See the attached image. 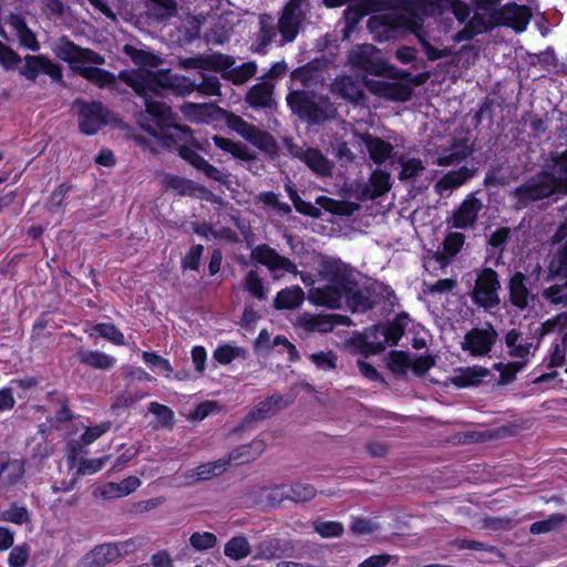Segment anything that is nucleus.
Masks as SVG:
<instances>
[{"label":"nucleus","instance_id":"obj_1","mask_svg":"<svg viewBox=\"0 0 567 567\" xmlns=\"http://www.w3.org/2000/svg\"><path fill=\"white\" fill-rule=\"evenodd\" d=\"M123 52L140 65V69L123 71L120 73V79L136 94L143 96L146 107L147 100L154 101L152 96L159 95L162 90H172L177 95H186L195 91V83L186 76L172 74L168 71L153 72L151 69L157 68L162 62L161 58L154 53L131 44L124 45Z\"/></svg>","mask_w":567,"mask_h":567},{"label":"nucleus","instance_id":"obj_2","mask_svg":"<svg viewBox=\"0 0 567 567\" xmlns=\"http://www.w3.org/2000/svg\"><path fill=\"white\" fill-rule=\"evenodd\" d=\"M451 12L460 22L468 17V8L461 0H415L400 11L373 16L368 27L378 41H388L403 31L412 32L421 16H435Z\"/></svg>","mask_w":567,"mask_h":567},{"label":"nucleus","instance_id":"obj_3","mask_svg":"<svg viewBox=\"0 0 567 567\" xmlns=\"http://www.w3.org/2000/svg\"><path fill=\"white\" fill-rule=\"evenodd\" d=\"M321 272L331 285L311 289L309 300L312 303L328 308H340L344 303L352 311H365L371 308L369 291L358 288L346 265L329 260L323 264Z\"/></svg>","mask_w":567,"mask_h":567},{"label":"nucleus","instance_id":"obj_4","mask_svg":"<svg viewBox=\"0 0 567 567\" xmlns=\"http://www.w3.org/2000/svg\"><path fill=\"white\" fill-rule=\"evenodd\" d=\"M147 114L152 117L154 125L142 124L144 128L165 147H176L179 156L184 150H204L186 126L173 122V114L168 106L161 101L147 100Z\"/></svg>","mask_w":567,"mask_h":567},{"label":"nucleus","instance_id":"obj_5","mask_svg":"<svg viewBox=\"0 0 567 567\" xmlns=\"http://www.w3.org/2000/svg\"><path fill=\"white\" fill-rule=\"evenodd\" d=\"M55 55L68 62L73 69L80 71L81 75L101 87L114 84L115 78L112 73L87 64H103L104 58L89 49L80 48L65 38L59 39L53 47Z\"/></svg>","mask_w":567,"mask_h":567},{"label":"nucleus","instance_id":"obj_6","mask_svg":"<svg viewBox=\"0 0 567 567\" xmlns=\"http://www.w3.org/2000/svg\"><path fill=\"white\" fill-rule=\"evenodd\" d=\"M555 193H567V151L555 159L550 173H542L515 190L516 197L524 204Z\"/></svg>","mask_w":567,"mask_h":567},{"label":"nucleus","instance_id":"obj_7","mask_svg":"<svg viewBox=\"0 0 567 567\" xmlns=\"http://www.w3.org/2000/svg\"><path fill=\"white\" fill-rule=\"evenodd\" d=\"M293 113L308 122L317 123L333 116L334 109L328 99L311 95L305 91H295L287 96Z\"/></svg>","mask_w":567,"mask_h":567},{"label":"nucleus","instance_id":"obj_8","mask_svg":"<svg viewBox=\"0 0 567 567\" xmlns=\"http://www.w3.org/2000/svg\"><path fill=\"white\" fill-rule=\"evenodd\" d=\"M348 63L358 70L374 75H383L390 71L379 49L372 44H358L348 53Z\"/></svg>","mask_w":567,"mask_h":567},{"label":"nucleus","instance_id":"obj_9","mask_svg":"<svg viewBox=\"0 0 567 567\" xmlns=\"http://www.w3.org/2000/svg\"><path fill=\"white\" fill-rule=\"evenodd\" d=\"M403 330L400 321L368 329L362 337V351L365 354H375L384 350L386 346L396 344L403 334Z\"/></svg>","mask_w":567,"mask_h":567},{"label":"nucleus","instance_id":"obj_10","mask_svg":"<svg viewBox=\"0 0 567 567\" xmlns=\"http://www.w3.org/2000/svg\"><path fill=\"white\" fill-rule=\"evenodd\" d=\"M432 163L439 166H452L461 163L470 153V146L464 141L441 140L440 143H431L426 147Z\"/></svg>","mask_w":567,"mask_h":567},{"label":"nucleus","instance_id":"obj_11","mask_svg":"<svg viewBox=\"0 0 567 567\" xmlns=\"http://www.w3.org/2000/svg\"><path fill=\"white\" fill-rule=\"evenodd\" d=\"M497 337L496 330L491 324L483 328H474L464 336L460 347L471 357H485L491 352Z\"/></svg>","mask_w":567,"mask_h":567},{"label":"nucleus","instance_id":"obj_12","mask_svg":"<svg viewBox=\"0 0 567 567\" xmlns=\"http://www.w3.org/2000/svg\"><path fill=\"white\" fill-rule=\"evenodd\" d=\"M225 123L230 130L235 131L257 148L265 152L274 151V138L268 133L247 123L240 116L233 113H225Z\"/></svg>","mask_w":567,"mask_h":567},{"label":"nucleus","instance_id":"obj_13","mask_svg":"<svg viewBox=\"0 0 567 567\" xmlns=\"http://www.w3.org/2000/svg\"><path fill=\"white\" fill-rule=\"evenodd\" d=\"M251 258L266 266L274 279H280L286 274H298L296 265L289 258L279 255L267 245L255 247L251 251Z\"/></svg>","mask_w":567,"mask_h":567},{"label":"nucleus","instance_id":"obj_14","mask_svg":"<svg viewBox=\"0 0 567 567\" xmlns=\"http://www.w3.org/2000/svg\"><path fill=\"white\" fill-rule=\"evenodd\" d=\"M505 343L508 348V353L513 358H517L520 361L509 363L507 365V370H511L513 373L522 370L527 363L528 359L534 355L537 344H535L528 338H525L519 331L513 329L507 332L505 337Z\"/></svg>","mask_w":567,"mask_h":567},{"label":"nucleus","instance_id":"obj_15","mask_svg":"<svg viewBox=\"0 0 567 567\" xmlns=\"http://www.w3.org/2000/svg\"><path fill=\"white\" fill-rule=\"evenodd\" d=\"M498 288L499 282L497 280L496 272L492 269H485L477 277L473 291V299L475 303L484 307L485 309L496 307L499 303V298L497 295Z\"/></svg>","mask_w":567,"mask_h":567},{"label":"nucleus","instance_id":"obj_16","mask_svg":"<svg viewBox=\"0 0 567 567\" xmlns=\"http://www.w3.org/2000/svg\"><path fill=\"white\" fill-rule=\"evenodd\" d=\"M110 121L111 114L101 103L81 104L79 125L82 133L93 135Z\"/></svg>","mask_w":567,"mask_h":567},{"label":"nucleus","instance_id":"obj_17","mask_svg":"<svg viewBox=\"0 0 567 567\" xmlns=\"http://www.w3.org/2000/svg\"><path fill=\"white\" fill-rule=\"evenodd\" d=\"M307 0H289L279 19L278 28L285 42H292L299 30L306 12L303 6Z\"/></svg>","mask_w":567,"mask_h":567},{"label":"nucleus","instance_id":"obj_18","mask_svg":"<svg viewBox=\"0 0 567 567\" xmlns=\"http://www.w3.org/2000/svg\"><path fill=\"white\" fill-rule=\"evenodd\" d=\"M530 18V9L526 6H518L516 3H508L494 14V19L498 24L511 27L516 32L525 31Z\"/></svg>","mask_w":567,"mask_h":567},{"label":"nucleus","instance_id":"obj_19","mask_svg":"<svg viewBox=\"0 0 567 567\" xmlns=\"http://www.w3.org/2000/svg\"><path fill=\"white\" fill-rule=\"evenodd\" d=\"M365 86L374 95L398 102L408 101L412 94L411 86L409 84L400 82H389L384 80H368L365 82Z\"/></svg>","mask_w":567,"mask_h":567},{"label":"nucleus","instance_id":"obj_20","mask_svg":"<svg viewBox=\"0 0 567 567\" xmlns=\"http://www.w3.org/2000/svg\"><path fill=\"white\" fill-rule=\"evenodd\" d=\"M24 61L21 73L30 81H34L40 73H45L53 80L62 78L61 69L44 55H28Z\"/></svg>","mask_w":567,"mask_h":567},{"label":"nucleus","instance_id":"obj_21","mask_svg":"<svg viewBox=\"0 0 567 567\" xmlns=\"http://www.w3.org/2000/svg\"><path fill=\"white\" fill-rule=\"evenodd\" d=\"M228 55L221 53L199 54L179 60L183 69H197L205 71L223 70L228 65Z\"/></svg>","mask_w":567,"mask_h":567},{"label":"nucleus","instance_id":"obj_22","mask_svg":"<svg viewBox=\"0 0 567 567\" xmlns=\"http://www.w3.org/2000/svg\"><path fill=\"white\" fill-rule=\"evenodd\" d=\"M483 205L481 200L475 198L473 195L467 196L461 206L454 212L452 225L455 228H467L471 227Z\"/></svg>","mask_w":567,"mask_h":567},{"label":"nucleus","instance_id":"obj_23","mask_svg":"<svg viewBox=\"0 0 567 567\" xmlns=\"http://www.w3.org/2000/svg\"><path fill=\"white\" fill-rule=\"evenodd\" d=\"M489 371L481 365H473L460 368L449 378V381L454 386L462 389L478 385L487 375Z\"/></svg>","mask_w":567,"mask_h":567},{"label":"nucleus","instance_id":"obj_24","mask_svg":"<svg viewBox=\"0 0 567 567\" xmlns=\"http://www.w3.org/2000/svg\"><path fill=\"white\" fill-rule=\"evenodd\" d=\"M291 402V399H285L280 394H274L260 401L248 416L252 421L268 419L278 413L280 410L290 405Z\"/></svg>","mask_w":567,"mask_h":567},{"label":"nucleus","instance_id":"obj_25","mask_svg":"<svg viewBox=\"0 0 567 567\" xmlns=\"http://www.w3.org/2000/svg\"><path fill=\"white\" fill-rule=\"evenodd\" d=\"M290 152L296 157L305 162L310 169L319 175H328L331 171L329 161L318 150H302L297 146H291Z\"/></svg>","mask_w":567,"mask_h":567},{"label":"nucleus","instance_id":"obj_26","mask_svg":"<svg viewBox=\"0 0 567 567\" xmlns=\"http://www.w3.org/2000/svg\"><path fill=\"white\" fill-rule=\"evenodd\" d=\"M182 158L187 161L190 165L203 172L208 178L226 184L228 182V174L209 164L204 157L198 155L194 150L182 151Z\"/></svg>","mask_w":567,"mask_h":567},{"label":"nucleus","instance_id":"obj_27","mask_svg":"<svg viewBox=\"0 0 567 567\" xmlns=\"http://www.w3.org/2000/svg\"><path fill=\"white\" fill-rule=\"evenodd\" d=\"M292 550V545L289 540H284L277 537H267L256 546V557L262 559H275L287 555Z\"/></svg>","mask_w":567,"mask_h":567},{"label":"nucleus","instance_id":"obj_28","mask_svg":"<svg viewBox=\"0 0 567 567\" xmlns=\"http://www.w3.org/2000/svg\"><path fill=\"white\" fill-rule=\"evenodd\" d=\"M120 558V551L114 543L95 546L84 558L86 567H104Z\"/></svg>","mask_w":567,"mask_h":567},{"label":"nucleus","instance_id":"obj_29","mask_svg":"<svg viewBox=\"0 0 567 567\" xmlns=\"http://www.w3.org/2000/svg\"><path fill=\"white\" fill-rule=\"evenodd\" d=\"M296 326L309 332H329L334 327L333 316L303 312L296 319Z\"/></svg>","mask_w":567,"mask_h":567},{"label":"nucleus","instance_id":"obj_30","mask_svg":"<svg viewBox=\"0 0 567 567\" xmlns=\"http://www.w3.org/2000/svg\"><path fill=\"white\" fill-rule=\"evenodd\" d=\"M266 450L264 440L256 439L249 444L233 450L225 458L231 464H243L256 460Z\"/></svg>","mask_w":567,"mask_h":567},{"label":"nucleus","instance_id":"obj_31","mask_svg":"<svg viewBox=\"0 0 567 567\" xmlns=\"http://www.w3.org/2000/svg\"><path fill=\"white\" fill-rule=\"evenodd\" d=\"M357 138L365 146L371 159L377 164L384 163L393 151V146L390 143L379 137L358 135Z\"/></svg>","mask_w":567,"mask_h":567},{"label":"nucleus","instance_id":"obj_32","mask_svg":"<svg viewBox=\"0 0 567 567\" xmlns=\"http://www.w3.org/2000/svg\"><path fill=\"white\" fill-rule=\"evenodd\" d=\"M473 175L474 171L466 166H463L456 171H451L435 184V190L437 194L443 196L445 193L462 186L466 181L472 178Z\"/></svg>","mask_w":567,"mask_h":567},{"label":"nucleus","instance_id":"obj_33","mask_svg":"<svg viewBox=\"0 0 567 567\" xmlns=\"http://www.w3.org/2000/svg\"><path fill=\"white\" fill-rule=\"evenodd\" d=\"M509 296L512 303L522 310L527 308L533 299L526 287V277L520 271L515 272L511 278Z\"/></svg>","mask_w":567,"mask_h":567},{"label":"nucleus","instance_id":"obj_34","mask_svg":"<svg viewBox=\"0 0 567 567\" xmlns=\"http://www.w3.org/2000/svg\"><path fill=\"white\" fill-rule=\"evenodd\" d=\"M228 467L229 461L221 457L217 461L198 465L189 472L187 477L190 482L206 481L221 475L228 470Z\"/></svg>","mask_w":567,"mask_h":567},{"label":"nucleus","instance_id":"obj_35","mask_svg":"<svg viewBox=\"0 0 567 567\" xmlns=\"http://www.w3.org/2000/svg\"><path fill=\"white\" fill-rule=\"evenodd\" d=\"M228 65L223 70H217V72H221L223 76L230 80L234 84L245 83L247 80L252 78L257 71V66L252 62L235 66V61L230 56H228Z\"/></svg>","mask_w":567,"mask_h":567},{"label":"nucleus","instance_id":"obj_36","mask_svg":"<svg viewBox=\"0 0 567 567\" xmlns=\"http://www.w3.org/2000/svg\"><path fill=\"white\" fill-rule=\"evenodd\" d=\"M8 23L11 27V29L14 31L16 35L19 39V42L24 48L31 50V51H38L39 50V43L35 39V35L33 32L27 27L24 20L17 16L11 14L8 19Z\"/></svg>","mask_w":567,"mask_h":567},{"label":"nucleus","instance_id":"obj_37","mask_svg":"<svg viewBox=\"0 0 567 567\" xmlns=\"http://www.w3.org/2000/svg\"><path fill=\"white\" fill-rule=\"evenodd\" d=\"M81 363L99 370L112 369L116 359L107 353L97 350H85L78 353Z\"/></svg>","mask_w":567,"mask_h":567},{"label":"nucleus","instance_id":"obj_38","mask_svg":"<svg viewBox=\"0 0 567 567\" xmlns=\"http://www.w3.org/2000/svg\"><path fill=\"white\" fill-rule=\"evenodd\" d=\"M303 300V290L298 286H293L280 290L274 300V306L277 309H295L298 308Z\"/></svg>","mask_w":567,"mask_h":567},{"label":"nucleus","instance_id":"obj_39","mask_svg":"<svg viewBox=\"0 0 567 567\" xmlns=\"http://www.w3.org/2000/svg\"><path fill=\"white\" fill-rule=\"evenodd\" d=\"M169 186L182 195L198 194L202 198L213 202H215L216 198L215 195L208 189H206L204 186H200L185 178L172 177L169 179Z\"/></svg>","mask_w":567,"mask_h":567},{"label":"nucleus","instance_id":"obj_40","mask_svg":"<svg viewBox=\"0 0 567 567\" xmlns=\"http://www.w3.org/2000/svg\"><path fill=\"white\" fill-rule=\"evenodd\" d=\"M193 230H194V233H196L198 236H200L202 238H204L206 240L231 241V240L236 239V234L231 229L225 228V227L215 229L212 225H209L207 223L194 224Z\"/></svg>","mask_w":567,"mask_h":567},{"label":"nucleus","instance_id":"obj_41","mask_svg":"<svg viewBox=\"0 0 567 567\" xmlns=\"http://www.w3.org/2000/svg\"><path fill=\"white\" fill-rule=\"evenodd\" d=\"M246 101L254 107H268L272 103V85L268 82L258 83L252 86Z\"/></svg>","mask_w":567,"mask_h":567},{"label":"nucleus","instance_id":"obj_42","mask_svg":"<svg viewBox=\"0 0 567 567\" xmlns=\"http://www.w3.org/2000/svg\"><path fill=\"white\" fill-rule=\"evenodd\" d=\"M332 91L350 101H357L362 95L359 82L351 76L336 79L332 84Z\"/></svg>","mask_w":567,"mask_h":567},{"label":"nucleus","instance_id":"obj_43","mask_svg":"<svg viewBox=\"0 0 567 567\" xmlns=\"http://www.w3.org/2000/svg\"><path fill=\"white\" fill-rule=\"evenodd\" d=\"M23 463L20 460H11L8 454H0V475L4 474L8 483L14 484L22 477Z\"/></svg>","mask_w":567,"mask_h":567},{"label":"nucleus","instance_id":"obj_44","mask_svg":"<svg viewBox=\"0 0 567 567\" xmlns=\"http://www.w3.org/2000/svg\"><path fill=\"white\" fill-rule=\"evenodd\" d=\"M251 548L245 536H235L230 538L224 548V554L235 560H240L250 555Z\"/></svg>","mask_w":567,"mask_h":567},{"label":"nucleus","instance_id":"obj_45","mask_svg":"<svg viewBox=\"0 0 567 567\" xmlns=\"http://www.w3.org/2000/svg\"><path fill=\"white\" fill-rule=\"evenodd\" d=\"M424 17L425 16L420 17V20L417 21V24L415 25V30L413 31V33L416 35L420 43L422 44L427 59L434 61V60H439L441 58L449 56L451 54V51L449 49L434 48L426 40V34L422 28Z\"/></svg>","mask_w":567,"mask_h":567},{"label":"nucleus","instance_id":"obj_46","mask_svg":"<svg viewBox=\"0 0 567 567\" xmlns=\"http://www.w3.org/2000/svg\"><path fill=\"white\" fill-rule=\"evenodd\" d=\"M90 337H101L114 344H124V334L113 323H97L90 328Z\"/></svg>","mask_w":567,"mask_h":567},{"label":"nucleus","instance_id":"obj_47","mask_svg":"<svg viewBox=\"0 0 567 567\" xmlns=\"http://www.w3.org/2000/svg\"><path fill=\"white\" fill-rule=\"evenodd\" d=\"M148 12L156 19L165 20L176 14V0H148Z\"/></svg>","mask_w":567,"mask_h":567},{"label":"nucleus","instance_id":"obj_48","mask_svg":"<svg viewBox=\"0 0 567 567\" xmlns=\"http://www.w3.org/2000/svg\"><path fill=\"white\" fill-rule=\"evenodd\" d=\"M142 357L144 362L153 370V372L163 374L167 379L172 377L173 367L167 359L150 351H143Z\"/></svg>","mask_w":567,"mask_h":567},{"label":"nucleus","instance_id":"obj_49","mask_svg":"<svg viewBox=\"0 0 567 567\" xmlns=\"http://www.w3.org/2000/svg\"><path fill=\"white\" fill-rule=\"evenodd\" d=\"M271 493L280 496H309L316 493L315 488L302 482L285 483L274 487Z\"/></svg>","mask_w":567,"mask_h":567},{"label":"nucleus","instance_id":"obj_50","mask_svg":"<svg viewBox=\"0 0 567 567\" xmlns=\"http://www.w3.org/2000/svg\"><path fill=\"white\" fill-rule=\"evenodd\" d=\"M375 9L374 0H361L357 6H351L344 11L348 28H353L360 19Z\"/></svg>","mask_w":567,"mask_h":567},{"label":"nucleus","instance_id":"obj_51","mask_svg":"<svg viewBox=\"0 0 567 567\" xmlns=\"http://www.w3.org/2000/svg\"><path fill=\"white\" fill-rule=\"evenodd\" d=\"M391 187L390 174L383 171H374L370 177L368 193L370 198L385 194Z\"/></svg>","mask_w":567,"mask_h":567},{"label":"nucleus","instance_id":"obj_52","mask_svg":"<svg viewBox=\"0 0 567 567\" xmlns=\"http://www.w3.org/2000/svg\"><path fill=\"white\" fill-rule=\"evenodd\" d=\"M567 517L563 514H553L548 518L533 523L529 532L534 535L546 534L556 530L566 522Z\"/></svg>","mask_w":567,"mask_h":567},{"label":"nucleus","instance_id":"obj_53","mask_svg":"<svg viewBox=\"0 0 567 567\" xmlns=\"http://www.w3.org/2000/svg\"><path fill=\"white\" fill-rule=\"evenodd\" d=\"M316 202L326 210L337 215H351L358 209V205L355 204L334 200L326 196H319Z\"/></svg>","mask_w":567,"mask_h":567},{"label":"nucleus","instance_id":"obj_54","mask_svg":"<svg viewBox=\"0 0 567 567\" xmlns=\"http://www.w3.org/2000/svg\"><path fill=\"white\" fill-rule=\"evenodd\" d=\"M213 141L218 148L230 153L235 157L240 159H248L250 157L248 148L241 143H237L220 136H214Z\"/></svg>","mask_w":567,"mask_h":567},{"label":"nucleus","instance_id":"obj_55","mask_svg":"<svg viewBox=\"0 0 567 567\" xmlns=\"http://www.w3.org/2000/svg\"><path fill=\"white\" fill-rule=\"evenodd\" d=\"M246 351L240 347L230 344L218 346L214 351V359L220 364H228L237 358H244Z\"/></svg>","mask_w":567,"mask_h":567},{"label":"nucleus","instance_id":"obj_56","mask_svg":"<svg viewBox=\"0 0 567 567\" xmlns=\"http://www.w3.org/2000/svg\"><path fill=\"white\" fill-rule=\"evenodd\" d=\"M112 427V422L104 421L93 426H85L84 432L81 434L79 443L81 445H90L107 433Z\"/></svg>","mask_w":567,"mask_h":567},{"label":"nucleus","instance_id":"obj_57","mask_svg":"<svg viewBox=\"0 0 567 567\" xmlns=\"http://www.w3.org/2000/svg\"><path fill=\"white\" fill-rule=\"evenodd\" d=\"M244 288L258 300H264L267 297L262 279L252 270L246 275L244 279Z\"/></svg>","mask_w":567,"mask_h":567},{"label":"nucleus","instance_id":"obj_58","mask_svg":"<svg viewBox=\"0 0 567 567\" xmlns=\"http://www.w3.org/2000/svg\"><path fill=\"white\" fill-rule=\"evenodd\" d=\"M410 365L411 355L399 351H393L390 353L388 359V367L394 374H405L410 370Z\"/></svg>","mask_w":567,"mask_h":567},{"label":"nucleus","instance_id":"obj_59","mask_svg":"<svg viewBox=\"0 0 567 567\" xmlns=\"http://www.w3.org/2000/svg\"><path fill=\"white\" fill-rule=\"evenodd\" d=\"M544 298L551 305L567 307V280L563 285H553L544 293Z\"/></svg>","mask_w":567,"mask_h":567},{"label":"nucleus","instance_id":"obj_60","mask_svg":"<svg viewBox=\"0 0 567 567\" xmlns=\"http://www.w3.org/2000/svg\"><path fill=\"white\" fill-rule=\"evenodd\" d=\"M190 546L198 551L208 550L214 548L217 544V537L213 533H193L189 537Z\"/></svg>","mask_w":567,"mask_h":567},{"label":"nucleus","instance_id":"obj_61","mask_svg":"<svg viewBox=\"0 0 567 567\" xmlns=\"http://www.w3.org/2000/svg\"><path fill=\"white\" fill-rule=\"evenodd\" d=\"M141 485V481L136 476H130L125 480H123L121 483H110L107 485L106 493H117L118 496L128 495L133 492H135Z\"/></svg>","mask_w":567,"mask_h":567},{"label":"nucleus","instance_id":"obj_62","mask_svg":"<svg viewBox=\"0 0 567 567\" xmlns=\"http://www.w3.org/2000/svg\"><path fill=\"white\" fill-rule=\"evenodd\" d=\"M29 519L28 509L24 506H18L12 503L8 509L0 512V520L23 524Z\"/></svg>","mask_w":567,"mask_h":567},{"label":"nucleus","instance_id":"obj_63","mask_svg":"<svg viewBox=\"0 0 567 567\" xmlns=\"http://www.w3.org/2000/svg\"><path fill=\"white\" fill-rule=\"evenodd\" d=\"M401 166L402 169L399 175L401 181L415 178L425 169L420 158L402 159Z\"/></svg>","mask_w":567,"mask_h":567},{"label":"nucleus","instance_id":"obj_64","mask_svg":"<svg viewBox=\"0 0 567 567\" xmlns=\"http://www.w3.org/2000/svg\"><path fill=\"white\" fill-rule=\"evenodd\" d=\"M310 359L320 370L332 371L337 368L338 358L332 351L312 353Z\"/></svg>","mask_w":567,"mask_h":567}]
</instances>
